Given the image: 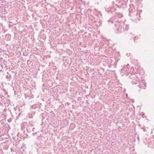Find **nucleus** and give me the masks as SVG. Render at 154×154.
Masks as SVG:
<instances>
[{"instance_id": "obj_1", "label": "nucleus", "mask_w": 154, "mask_h": 154, "mask_svg": "<svg viewBox=\"0 0 154 154\" xmlns=\"http://www.w3.org/2000/svg\"><path fill=\"white\" fill-rule=\"evenodd\" d=\"M126 27H127L125 29L126 30H127L128 28V26H126Z\"/></svg>"}]
</instances>
